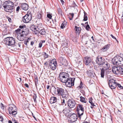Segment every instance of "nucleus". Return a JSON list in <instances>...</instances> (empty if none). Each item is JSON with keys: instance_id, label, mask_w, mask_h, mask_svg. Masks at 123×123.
<instances>
[{"instance_id": "53", "label": "nucleus", "mask_w": 123, "mask_h": 123, "mask_svg": "<svg viewBox=\"0 0 123 123\" xmlns=\"http://www.w3.org/2000/svg\"><path fill=\"white\" fill-rule=\"evenodd\" d=\"M2 2L1 0H0V8H1L2 6Z\"/></svg>"}, {"instance_id": "30", "label": "nucleus", "mask_w": 123, "mask_h": 123, "mask_svg": "<svg viewBox=\"0 0 123 123\" xmlns=\"http://www.w3.org/2000/svg\"><path fill=\"white\" fill-rule=\"evenodd\" d=\"M45 42V40H41L39 43L38 48H40L42 46V44L43 43H44Z\"/></svg>"}, {"instance_id": "52", "label": "nucleus", "mask_w": 123, "mask_h": 123, "mask_svg": "<svg viewBox=\"0 0 123 123\" xmlns=\"http://www.w3.org/2000/svg\"><path fill=\"white\" fill-rule=\"evenodd\" d=\"M60 1L62 5H63V4L64 3V1L63 0H60Z\"/></svg>"}, {"instance_id": "36", "label": "nucleus", "mask_w": 123, "mask_h": 123, "mask_svg": "<svg viewBox=\"0 0 123 123\" xmlns=\"http://www.w3.org/2000/svg\"><path fill=\"white\" fill-rule=\"evenodd\" d=\"M42 15H43L42 14H38L37 16V18L39 19H41L42 18Z\"/></svg>"}, {"instance_id": "54", "label": "nucleus", "mask_w": 123, "mask_h": 123, "mask_svg": "<svg viewBox=\"0 0 123 123\" xmlns=\"http://www.w3.org/2000/svg\"><path fill=\"white\" fill-rule=\"evenodd\" d=\"M17 80L19 82H20L21 81V78H19L18 79H17Z\"/></svg>"}, {"instance_id": "16", "label": "nucleus", "mask_w": 123, "mask_h": 123, "mask_svg": "<svg viewBox=\"0 0 123 123\" xmlns=\"http://www.w3.org/2000/svg\"><path fill=\"white\" fill-rule=\"evenodd\" d=\"M105 60L103 58L101 57H97L96 58V62L98 65L100 67Z\"/></svg>"}, {"instance_id": "32", "label": "nucleus", "mask_w": 123, "mask_h": 123, "mask_svg": "<svg viewBox=\"0 0 123 123\" xmlns=\"http://www.w3.org/2000/svg\"><path fill=\"white\" fill-rule=\"evenodd\" d=\"M84 19H83L84 21H86L87 19V13L85 11L84 12Z\"/></svg>"}, {"instance_id": "33", "label": "nucleus", "mask_w": 123, "mask_h": 123, "mask_svg": "<svg viewBox=\"0 0 123 123\" xmlns=\"http://www.w3.org/2000/svg\"><path fill=\"white\" fill-rule=\"evenodd\" d=\"M59 102L58 103H61V105H65V100L64 99H63L62 100H61V101H59Z\"/></svg>"}, {"instance_id": "31", "label": "nucleus", "mask_w": 123, "mask_h": 123, "mask_svg": "<svg viewBox=\"0 0 123 123\" xmlns=\"http://www.w3.org/2000/svg\"><path fill=\"white\" fill-rule=\"evenodd\" d=\"M119 66H123V58L122 57V59L120 60L118 64V65Z\"/></svg>"}, {"instance_id": "4", "label": "nucleus", "mask_w": 123, "mask_h": 123, "mask_svg": "<svg viewBox=\"0 0 123 123\" xmlns=\"http://www.w3.org/2000/svg\"><path fill=\"white\" fill-rule=\"evenodd\" d=\"M4 43L6 45L16 46L17 45V43H15L14 38L12 37H7L5 38Z\"/></svg>"}, {"instance_id": "43", "label": "nucleus", "mask_w": 123, "mask_h": 123, "mask_svg": "<svg viewBox=\"0 0 123 123\" xmlns=\"http://www.w3.org/2000/svg\"><path fill=\"white\" fill-rule=\"evenodd\" d=\"M21 30L20 29H17L15 30L16 32L17 33H18L20 32V33H21Z\"/></svg>"}, {"instance_id": "25", "label": "nucleus", "mask_w": 123, "mask_h": 123, "mask_svg": "<svg viewBox=\"0 0 123 123\" xmlns=\"http://www.w3.org/2000/svg\"><path fill=\"white\" fill-rule=\"evenodd\" d=\"M81 37L82 42H85V44H87L88 42V37L82 35Z\"/></svg>"}, {"instance_id": "34", "label": "nucleus", "mask_w": 123, "mask_h": 123, "mask_svg": "<svg viewBox=\"0 0 123 123\" xmlns=\"http://www.w3.org/2000/svg\"><path fill=\"white\" fill-rule=\"evenodd\" d=\"M33 99L34 102L35 103H37V101L36 100V98H37V95L35 94H34V95L33 96Z\"/></svg>"}, {"instance_id": "28", "label": "nucleus", "mask_w": 123, "mask_h": 123, "mask_svg": "<svg viewBox=\"0 0 123 123\" xmlns=\"http://www.w3.org/2000/svg\"><path fill=\"white\" fill-rule=\"evenodd\" d=\"M106 70H105L104 68H102L101 69V77H104L105 73L107 71Z\"/></svg>"}, {"instance_id": "18", "label": "nucleus", "mask_w": 123, "mask_h": 123, "mask_svg": "<svg viewBox=\"0 0 123 123\" xmlns=\"http://www.w3.org/2000/svg\"><path fill=\"white\" fill-rule=\"evenodd\" d=\"M101 66L100 67H102L105 70H107L108 69L109 67V64L105 60L103 62Z\"/></svg>"}, {"instance_id": "11", "label": "nucleus", "mask_w": 123, "mask_h": 123, "mask_svg": "<svg viewBox=\"0 0 123 123\" xmlns=\"http://www.w3.org/2000/svg\"><path fill=\"white\" fill-rule=\"evenodd\" d=\"M31 15L27 14L23 17L22 20L24 23H28L31 20Z\"/></svg>"}, {"instance_id": "6", "label": "nucleus", "mask_w": 123, "mask_h": 123, "mask_svg": "<svg viewBox=\"0 0 123 123\" xmlns=\"http://www.w3.org/2000/svg\"><path fill=\"white\" fill-rule=\"evenodd\" d=\"M8 110L9 113L10 114L15 116L17 113V109L16 106L13 104H9Z\"/></svg>"}, {"instance_id": "24", "label": "nucleus", "mask_w": 123, "mask_h": 123, "mask_svg": "<svg viewBox=\"0 0 123 123\" xmlns=\"http://www.w3.org/2000/svg\"><path fill=\"white\" fill-rule=\"evenodd\" d=\"M74 29L77 35V36H79L81 30V28L78 27L77 26H75Z\"/></svg>"}, {"instance_id": "20", "label": "nucleus", "mask_w": 123, "mask_h": 123, "mask_svg": "<svg viewBox=\"0 0 123 123\" xmlns=\"http://www.w3.org/2000/svg\"><path fill=\"white\" fill-rule=\"evenodd\" d=\"M59 100V99L57 100L56 97H51L50 98V102L51 104H53L56 102V103L58 104Z\"/></svg>"}, {"instance_id": "3", "label": "nucleus", "mask_w": 123, "mask_h": 123, "mask_svg": "<svg viewBox=\"0 0 123 123\" xmlns=\"http://www.w3.org/2000/svg\"><path fill=\"white\" fill-rule=\"evenodd\" d=\"M5 11L6 12L12 13L15 10L14 3L11 1H5L3 4Z\"/></svg>"}, {"instance_id": "42", "label": "nucleus", "mask_w": 123, "mask_h": 123, "mask_svg": "<svg viewBox=\"0 0 123 123\" xmlns=\"http://www.w3.org/2000/svg\"><path fill=\"white\" fill-rule=\"evenodd\" d=\"M44 54L43 55H44V57L45 58H47L49 56L48 55L46 52H44Z\"/></svg>"}, {"instance_id": "14", "label": "nucleus", "mask_w": 123, "mask_h": 123, "mask_svg": "<svg viewBox=\"0 0 123 123\" xmlns=\"http://www.w3.org/2000/svg\"><path fill=\"white\" fill-rule=\"evenodd\" d=\"M122 59V57L119 56H115L112 59V62L114 65H118V64L120 60Z\"/></svg>"}, {"instance_id": "21", "label": "nucleus", "mask_w": 123, "mask_h": 123, "mask_svg": "<svg viewBox=\"0 0 123 123\" xmlns=\"http://www.w3.org/2000/svg\"><path fill=\"white\" fill-rule=\"evenodd\" d=\"M84 62L85 64L86 65H88L92 61V60L91 58L85 57H84Z\"/></svg>"}, {"instance_id": "35", "label": "nucleus", "mask_w": 123, "mask_h": 123, "mask_svg": "<svg viewBox=\"0 0 123 123\" xmlns=\"http://www.w3.org/2000/svg\"><path fill=\"white\" fill-rule=\"evenodd\" d=\"M80 101L81 102L85 103H86V102L85 101V99L82 96H81L80 97Z\"/></svg>"}, {"instance_id": "10", "label": "nucleus", "mask_w": 123, "mask_h": 123, "mask_svg": "<svg viewBox=\"0 0 123 123\" xmlns=\"http://www.w3.org/2000/svg\"><path fill=\"white\" fill-rule=\"evenodd\" d=\"M78 117L77 115L73 113L69 117L68 121L69 122L73 123L76 121L78 119Z\"/></svg>"}, {"instance_id": "15", "label": "nucleus", "mask_w": 123, "mask_h": 123, "mask_svg": "<svg viewBox=\"0 0 123 123\" xmlns=\"http://www.w3.org/2000/svg\"><path fill=\"white\" fill-rule=\"evenodd\" d=\"M76 104V103L75 101L72 99H69L68 101V105L69 107L71 108L74 107Z\"/></svg>"}, {"instance_id": "57", "label": "nucleus", "mask_w": 123, "mask_h": 123, "mask_svg": "<svg viewBox=\"0 0 123 123\" xmlns=\"http://www.w3.org/2000/svg\"><path fill=\"white\" fill-rule=\"evenodd\" d=\"M34 42H33V41H32L31 42V45L32 46L34 44Z\"/></svg>"}, {"instance_id": "26", "label": "nucleus", "mask_w": 123, "mask_h": 123, "mask_svg": "<svg viewBox=\"0 0 123 123\" xmlns=\"http://www.w3.org/2000/svg\"><path fill=\"white\" fill-rule=\"evenodd\" d=\"M58 104L59 105L57 109L58 111H59V113H62L64 108V106L61 105V103H58Z\"/></svg>"}, {"instance_id": "40", "label": "nucleus", "mask_w": 123, "mask_h": 123, "mask_svg": "<svg viewBox=\"0 0 123 123\" xmlns=\"http://www.w3.org/2000/svg\"><path fill=\"white\" fill-rule=\"evenodd\" d=\"M117 85L120 89H123V86H121L120 84L117 83Z\"/></svg>"}, {"instance_id": "47", "label": "nucleus", "mask_w": 123, "mask_h": 123, "mask_svg": "<svg viewBox=\"0 0 123 123\" xmlns=\"http://www.w3.org/2000/svg\"><path fill=\"white\" fill-rule=\"evenodd\" d=\"M0 119H1L0 121L2 122H3L4 119L3 117L2 116H1V115L0 116Z\"/></svg>"}, {"instance_id": "60", "label": "nucleus", "mask_w": 123, "mask_h": 123, "mask_svg": "<svg viewBox=\"0 0 123 123\" xmlns=\"http://www.w3.org/2000/svg\"><path fill=\"white\" fill-rule=\"evenodd\" d=\"M27 43L25 41H24V44L26 45V46L27 45Z\"/></svg>"}, {"instance_id": "27", "label": "nucleus", "mask_w": 123, "mask_h": 123, "mask_svg": "<svg viewBox=\"0 0 123 123\" xmlns=\"http://www.w3.org/2000/svg\"><path fill=\"white\" fill-rule=\"evenodd\" d=\"M57 10L59 15L61 17H62V9L60 8L59 7L57 8Z\"/></svg>"}, {"instance_id": "1", "label": "nucleus", "mask_w": 123, "mask_h": 123, "mask_svg": "<svg viewBox=\"0 0 123 123\" xmlns=\"http://www.w3.org/2000/svg\"><path fill=\"white\" fill-rule=\"evenodd\" d=\"M59 80L63 83H65L66 86L71 87L74 85L75 78L69 77V75L66 72H62L59 74Z\"/></svg>"}, {"instance_id": "49", "label": "nucleus", "mask_w": 123, "mask_h": 123, "mask_svg": "<svg viewBox=\"0 0 123 123\" xmlns=\"http://www.w3.org/2000/svg\"><path fill=\"white\" fill-rule=\"evenodd\" d=\"M20 8V7L19 6H18L16 8V11L17 12H18Z\"/></svg>"}, {"instance_id": "39", "label": "nucleus", "mask_w": 123, "mask_h": 123, "mask_svg": "<svg viewBox=\"0 0 123 123\" xmlns=\"http://www.w3.org/2000/svg\"><path fill=\"white\" fill-rule=\"evenodd\" d=\"M25 25H20V26H19V28L20 29H22L21 30V31H22V30H24L25 31L24 28H25Z\"/></svg>"}, {"instance_id": "13", "label": "nucleus", "mask_w": 123, "mask_h": 123, "mask_svg": "<svg viewBox=\"0 0 123 123\" xmlns=\"http://www.w3.org/2000/svg\"><path fill=\"white\" fill-rule=\"evenodd\" d=\"M60 61V65L63 67H66L68 65L67 61L65 58L62 57H61L59 58Z\"/></svg>"}, {"instance_id": "41", "label": "nucleus", "mask_w": 123, "mask_h": 123, "mask_svg": "<svg viewBox=\"0 0 123 123\" xmlns=\"http://www.w3.org/2000/svg\"><path fill=\"white\" fill-rule=\"evenodd\" d=\"M83 87L82 86V84L81 83L80 84V85L78 87H77L78 89H82Z\"/></svg>"}, {"instance_id": "56", "label": "nucleus", "mask_w": 123, "mask_h": 123, "mask_svg": "<svg viewBox=\"0 0 123 123\" xmlns=\"http://www.w3.org/2000/svg\"><path fill=\"white\" fill-rule=\"evenodd\" d=\"M69 14L70 15H71V16L72 17V18H73L74 17V13H69Z\"/></svg>"}, {"instance_id": "29", "label": "nucleus", "mask_w": 123, "mask_h": 123, "mask_svg": "<svg viewBox=\"0 0 123 123\" xmlns=\"http://www.w3.org/2000/svg\"><path fill=\"white\" fill-rule=\"evenodd\" d=\"M70 112V111L69 110L66 108L64 109L62 111V112L64 114H66Z\"/></svg>"}, {"instance_id": "45", "label": "nucleus", "mask_w": 123, "mask_h": 123, "mask_svg": "<svg viewBox=\"0 0 123 123\" xmlns=\"http://www.w3.org/2000/svg\"><path fill=\"white\" fill-rule=\"evenodd\" d=\"M94 103H93L92 104H91V108H93L94 106H96L95 105H94Z\"/></svg>"}, {"instance_id": "61", "label": "nucleus", "mask_w": 123, "mask_h": 123, "mask_svg": "<svg viewBox=\"0 0 123 123\" xmlns=\"http://www.w3.org/2000/svg\"><path fill=\"white\" fill-rule=\"evenodd\" d=\"M80 92L81 93H82L83 94H84L85 93V92H84V91L83 90H81Z\"/></svg>"}, {"instance_id": "37", "label": "nucleus", "mask_w": 123, "mask_h": 123, "mask_svg": "<svg viewBox=\"0 0 123 123\" xmlns=\"http://www.w3.org/2000/svg\"><path fill=\"white\" fill-rule=\"evenodd\" d=\"M34 82L35 86H37V84L38 83V78L37 77L35 78L34 79Z\"/></svg>"}, {"instance_id": "55", "label": "nucleus", "mask_w": 123, "mask_h": 123, "mask_svg": "<svg viewBox=\"0 0 123 123\" xmlns=\"http://www.w3.org/2000/svg\"><path fill=\"white\" fill-rule=\"evenodd\" d=\"M32 116L37 121V119H36V117H35V116L34 115V114L32 113Z\"/></svg>"}, {"instance_id": "17", "label": "nucleus", "mask_w": 123, "mask_h": 123, "mask_svg": "<svg viewBox=\"0 0 123 123\" xmlns=\"http://www.w3.org/2000/svg\"><path fill=\"white\" fill-rule=\"evenodd\" d=\"M56 61L54 60H52L50 61L49 64V66L52 70H54L56 68Z\"/></svg>"}, {"instance_id": "8", "label": "nucleus", "mask_w": 123, "mask_h": 123, "mask_svg": "<svg viewBox=\"0 0 123 123\" xmlns=\"http://www.w3.org/2000/svg\"><path fill=\"white\" fill-rule=\"evenodd\" d=\"M28 34L27 32L24 30L21 31V33H19L18 34L17 38L20 41H22L24 40L25 38L26 37Z\"/></svg>"}, {"instance_id": "59", "label": "nucleus", "mask_w": 123, "mask_h": 123, "mask_svg": "<svg viewBox=\"0 0 123 123\" xmlns=\"http://www.w3.org/2000/svg\"><path fill=\"white\" fill-rule=\"evenodd\" d=\"M31 39V38H28L27 41H26L27 43L29 42V41H30Z\"/></svg>"}, {"instance_id": "5", "label": "nucleus", "mask_w": 123, "mask_h": 123, "mask_svg": "<svg viewBox=\"0 0 123 123\" xmlns=\"http://www.w3.org/2000/svg\"><path fill=\"white\" fill-rule=\"evenodd\" d=\"M31 28V30L34 31L35 34H37L39 32L41 35H43L45 34L46 31L45 30L41 29L40 30V27L39 26H32Z\"/></svg>"}, {"instance_id": "51", "label": "nucleus", "mask_w": 123, "mask_h": 123, "mask_svg": "<svg viewBox=\"0 0 123 123\" xmlns=\"http://www.w3.org/2000/svg\"><path fill=\"white\" fill-rule=\"evenodd\" d=\"M93 99L92 97H91L89 99V102H90L92 101L93 100Z\"/></svg>"}, {"instance_id": "63", "label": "nucleus", "mask_w": 123, "mask_h": 123, "mask_svg": "<svg viewBox=\"0 0 123 123\" xmlns=\"http://www.w3.org/2000/svg\"><path fill=\"white\" fill-rule=\"evenodd\" d=\"M44 65H45L46 66H47L48 65V63H47V62H46L44 63Z\"/></svg>"}, {"instance_id": "46", "label": "nucleus", "mask_w": 123, "mask_h": 123, "mask_svg": "<svg viewBox=\"0 0 123 123\" xmlns=\"http://www.w3.org/2000/svg\"><path fill=\"white\" fill-rule=\"evenodd\" d=\"M65 27V26L64 25L63 23H62L61 24V29H63Z\"/></svg>"}, {"instance_id": "48", "label": "nucleus", "mask_w": 123, "mask_h": 123, "mask_svg": "<svg viewBox=\"0 0 123 123\" xmlns=\"http://www.w3.org/2000/svg\"><path fill=\"white\" fill-rule=\"evenodd\" d=\"M111 36L113 39H115L116 40L117 42V41L116 39V38L112 34H111Z\"/></svg>"}, {"instance_id": "50", "label": "nucleus", "mask_w": 123, "mask_h": 123, "mask_svg": "<svg viewBox=\"0 0 123 123\" xmlns=\"http://www.w3.org/2000/svg\"><path fill=\"white\" fill-rule=\"evenodd\" d=\"M12 121L14 123H19L18 122L14 119H12Z\"/></svg>"}, {"instance_id": "12", "label": "nucleus", "mask_w": 123, "mask_h": 123, "mask_svg": "<svg viewBox=\"0 0 123 123\" xmlns=\"http://www.w3.org/2000/svg\"><path fill=\"white\" fill-rule=\"evenodd\" d=\"M115 81V80H110L109 81L108 84L111 89H115L117 86V83Z\"/></svg>"}, {"instance_id": "19", "label": "nucleus", "mask_w": 123, "mask_h": 123, "mask_svg": "<svg viewBox=\"0 0 123 123\" xmlns=\"http://www.w3.org/2000/svg\"><path fill=\"white\" fill-rule=\"evenodd\" d=\"M86 73L88 76L91 78H92L94 77L95 75L94 72L92 70H89L86 72Z\"/></svg>"}, {"instance_id": "2", "label": "nucleus", "mask_w": 123, "mask_h": 123, "mask_svg": "<svg viewBox=\"0 0 123 123\" xmlns=\"http://www.w3.org/2000/svg\"><path fill=\"white\" fill-rule=\"evenodd\" d=\"M55 91L54 92V93L57 96H61L62 98H67L68 97V93L67 91L65 90L63 88L60 87H56L55 88Z\"/></svg>"}, {"instance_id": "64", "label": "nucleus", "mask_w": 123, "mask_h": 123, "mask_svg": "<svg viewBox=\"0 0 123 123\" xmlns=\"http://www.w3.org/2000/svg\"><path fill=\"white\" fill-rule=\"evenodd\" d=\"M9 123H12V122L10 120H9L8 121Z\"/></svg>"}, {"instance_id": "22", "label": "nucleus", "mask_w": 123, "mask_h": 123, "mask_svg": "<svg viewBox=\"0 0 123 123\" xmlns=\"http://www.w3.org/2000/svg\"><path fill=\"white\" fill-rule=\"evenodd\" d=\"M110 45L109 44H107L104 46L101 49V51L104 52L107 51L109 48Z\"/></svg>"}, {"instance_id": "62", "label": "nucleus", "mask_w": 123, "mask_h": 123, "mask_svg": "<svg viewBox=\"0 0 123 123\" xmlns=\"http://www.w3.org/2000/svg\"><path fill=\"white\" fill-rule=\"evenodd\" d=\"M8 20L10 22L11 21V19L10 18H8Z\"/></svg>"}, {"instance_id": "23", "label": "nucleus", "mask_w": 123, "mask_h": 123, "mask_svg": "<svg viewBox=\"0 0 123 123\" xmlns=\"http://www.w3.org/2000/svg\"><path fill=\"white\" fill-rule=\"evenodd\" d=\"M21 7L23 10L26 11L28 9L29 6L27 4L25 3H22L21 4Z\"/></svg>"}, {"instance_id": "7", "label": "nucleus", "mask_w": 123, "mask_h": 123, "mask_svg": "<svg viewBox=\"0 0 123 123\" xmlns=\"http://www.w3.org/2000/svg\"><path fill=\"white\" fill-rule=\"evenodd\" d=\"M113 73L116 75L123 74V68L119 67H113L112 69Z\"/></svg>"}, {"instance_id": "44", "label": "nucleus", "mask_w": 123, "mask_h": 123, "mask_svg": "<svg viewBox=\"0 0 123 123\" xmlns=\"http://www.w3.org/2000/svg\"><path fill=\"white\" fill-rule=\"evenodd\" d=\"M86 28L87 30H89V29L90 28V27L89 26V25H86Z\"/></svg>"}, {"instance_id": "38", "label": "nucleus", "mask_w": 123, "mask_h": 123, "mask_svg": "<svg viewBox=\"0 0 123 123\" xmlns=\"http://www.w3.org/2000/svg\"><path fill=\"white\" fill-rule=\"evenodd\" d=\"M47 17L48 18H49L50 19H52V16L51 14H48L47 15Z\"/></svg>"}, {"instance_id": "9", "label": "nucleus", "mask_w": 123, "mask_h": 123, "mask_svg": "<svg viewBox=\"0 0 123 123\" xmlns=\"http://www.w3.org/2000/svg\"><path fill=\"white\" fill-rule=\"evenodd\" d=\"M76 110L78 117L80 118L81 116L83 115L84 112V108L83 107L82 105L80 104L78 105L77 107Z\"/></svg>"}, {"instance_id": "58", "label": "nucleus", "mask_w": 123, "mask_h": 123, "mask_svg": "<svg viewBox=\"0 0 123 123\" xmlns=\"http://www.w3.org/2000/svg\"><path fill=\"white\" fill-rule=\"evenodd\" d=\"M25 85L26 87L27 88L29 87V86L27 84L25 83Z\"/></svg>"}]
</instances>
